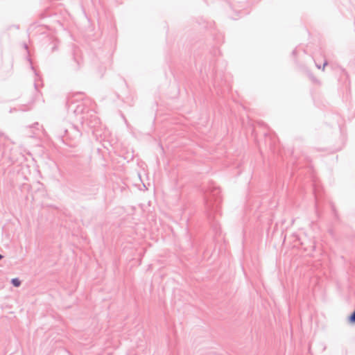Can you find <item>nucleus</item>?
<instances>
[{"mask_svg": "<svg viewBox=\"0 0 355 355\" xmlns=\"http://www.w3.org/2000/svg\"><path fill=\"white\" fill-rule=\"evenodd\" d=\"M220 191L218 189H214L211 194L206 196V207L207 209H213L214 206L217 207L220 202V197L219 196Z\"/></svg>", "mask_w": 355, "mask_h": 355, "instance_id": "1", "label": "nucleus"}, {"mask_svg": "<svg viewBox=\"0 0 355 355\" xmlns=\"http://www.w3.org/2000/svg\"><path fill=\"white\" fill-rule=\"evenodd\" d=\"M69 66L71 70L78 71L81 67V62L75 56H73Z\"/></svg>", "mask_w": 355, "mask_h": 355, "instance_id": "2", "label": "nucleus"}, {"mask_svg": "<svg viewBox=\"0 0 355 355\" xmlns=\"http://www.w3.org/2000/svg\"><path fill=\"white\" fill-rule=\"evenodd\" d=\"M71 131L73 133L74 139H79L81 137V132L76 127H72Z\"/></svg>", "mask_w": 355, "mask_h": 355, "instance_id": "3", "label": "nucleus"}, {"mask_svg": "<svg viewBox=\"0 0 355 355\" xmlns=\"http://www.w3.org/2000/svg\"><path fill=\"white\" fill-rule=\"evenodd\" d=\"M11 283L15 287H19L21 285V281L18 278L12 279Z\"/></svg>", "mask_w": 355, "mask_h": 355, "instance_id": "4", "label": "nucleus"}, {"mask_svg": "<svg viewBox=\"0 0 355 355\" xmlns=\"http://www.w3.org/2000/svg\"><path fill=\"white\" fill-rule=\"evenodd\" d=\"M348 321L352 324H355V309L353 313L348 317Z\"/></svg>", "mask_w": 355, "mask_h": 355, "instance_id": "5", "label": "nucleus"}, {"mask_svg": "<svg viewBox=\"0 0 355 355\" xmlns=\"http://www.w3.org/2000/svg\"><path fill=\"white\" fill-rule=\"evenodd\" d=\"M38 126L39 123H35L33 125L29 126V128H37V130H39Z\"/></svg>", "mask_w": 355, "mask_h": 355, "instance_id": "6", "label": "nucleus"}, {"mask_svg": "<svg viewBox=\"0 0 355 355\" xmlns=\"http://www.w3.org/2000/svg\"><path fill=\"white\" fill-rule=\"evenodd\" d=\"M328 64V62L327 60H324L322 66V70H324V67Z\"/></svg>", "mask_w": 355, "mask_h": 355, "instance_id": "7", "label": "nucleus"}, {"mask_svg": "<svg viewBox=\"0 0 355 355\" xmlns=\"http://www.w3.org/2000/svg\"><path fill=\"white\" fill-rule=\"evenodd\" d=\"M315 65H316V67L318 69H320L321 68V66L320 64H316Z\"/></svg>", "mask_w": 355, "mask_h": 355, "instance_id": "8", "label": "nucleus"}, {"mask_svg": "<svg viewBox=\"0 0 355 355\" xmlns=\"http://www.w3.org/2000/svg\"><path fill=\"white\" fill-rule=\"evenodd\" d=\"M66 134H67V135H69V131H68V130H66Z\"/></svg>", "mask_w": 355, "mask_h": 355, "instance_id": "9", "label": "nucleus"}, {"mask_svg": "<svg viewBox=\"0 0 355 355\" xmlns=\"http://www.w3.org/2000/svg\"><path fill=\"white\" fill-rule=\"evenodd\" d=\"M3 258V256L0 254V260Z\"/></svg>", "mask_w": 355, "mask_h": 355, "instance_id": "10", "label": "nucleus"}]
</instances>
